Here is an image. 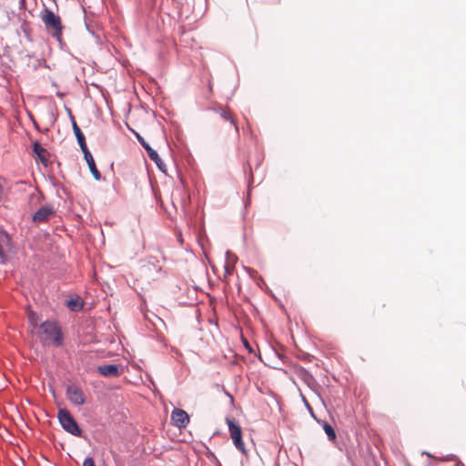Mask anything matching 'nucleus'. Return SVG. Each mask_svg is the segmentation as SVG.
<instances>
[{"mask_svg": "<svg viewBox=\"0 0 466 466\" xmlns=\"http://www.w3.org/2000/svg\"><path fill=\"white\" fill-rule=\"evenodd\" d=\"M40 18L46 32L57 42L61 43L64 30L61 17L51 9L44 7L40 13Z\"/></svg>", "mask_w": 466, "mask_h": 466, "instance_id": "nucleus-1", "label": "nucleus"}, {"mask_svg": "<svg viewBox=\"0 0 466 466\" xmlns=\"http://www.w3.org/2000/svg\"><path fill=\"white\" fill-rule=\"evenodd\" d=\"M39 338L44 344L53 342L57 346L61 345L63 340L58 325L49 320L41 324Z\"/></svg>", "mask_w": 466, "mask_h": 466, "instance_id": "nucleus-2", "label": "nucleus"}, {"mask_svg": "<svg viewBox=\"0 0 466 466\" xmlns=\"http://www.w3.org/2000/svg\"><path fill=\"white\" fill-rule=\"evenodd\" d=\"M226 422L228 427V431L230 438L235 445V447L241 451L242 453H246V447L242 441V429L235 420L234 418H227Z\"/></svg>", "mask_w": 466, "mask_h": 466, "instance_id": "nucleus-3", "label": "nucleus"}, {"mask_svg": "<svg viewBox=\"0 0 466 466\" xmlns=\"http://www.w3.org/2000/svg\"><path fill=\"white\" fill-rule=\"evenodd\" d=\"M58 419L64 430L75 436H81V429L67 410H59Z\"/></svg>", "mask_w": 466, "mask_h": 466, "instance_id": "nucleus-4", "label": "nucleus"}, {"mask_svg": "<svg viewBox=\"0 0 466 466\" xmlns=\"http://www.w3.org/2000/svg\"><path fill=\"white\" fill-rule=\"evenodd\" d=\"M214 111L225 121L229 122L235 129V132L238 134L239 129L237 123V117L228 107L224 106H218L217 108H214Z\"/></svg>", "mask_w": 466, "mask_h": 466, "instance_id": "nucleus-5", "label": "nucleus"}, {"mask_svg": "<svg viewBox=\"0 0 466 466\" xmlns=\"http://www.w3.org/2000/svg\"><path fill=\"white\" fill-rule=\"evenodd\" d=\"M171 421L177 428H186L189 423V416L185 410L175 409L171 413Z\"/></svg>", "mask_w": 466, "mask_h": 466, "instance_id": "nucleus-6", "label": "nucleus"}, {"mask_svg": "<svg viewBox=\"0 0 466 466\" xmlns=\"http://www.w3.org/2000/svg\"><path fill=\"white\" fill-rule=\"evenodd\" d=\"M68 400L76 405H83L86 401L83 391L76 386L71 385L66 389Z\"/></svg>", "mask_w": 466, "mask_h": 466, "instance_id": "nucleus-7", "label": "nucleus"}, {"mask_svg": "<svg viewBox=\"0 0 466 466\" xmlns=\"http://www.w3.org/2000/svg\"><path fill=\"white\" fill-rule=\"evenodd\" d=\"M55 214V209L52 206L46 205L39 208L33 217V221L42 223L48 220V218Z\"/></svg>", "mask_w": 466, "mask_h": 466, "instance_id": "nucleus-8", "label": "nucleus"}, {"mask_svg": "<svg viewBox=\"0 0 466 466\" xmlns=\"http://www.w3.org/2000/svg\"><path fill=\"white\" fill-rule=\"evenodd\" d=\"M138 140L140 141V143L144 147V148L147 150L149 158L157 164V166L159 167L160 170L165 172V169H164L165 165L163 164L158 154L139 136H138Z\"/></svg>", "mask_w": 466, "mask_h": 466, "instance_id": "nucleus-9", "label": "nucleus"}, {"mask_svg": "<svg viewBox=\"0 0 466 466\" xmlns=\"http://www.w3.org/2000/svg\"><path fill=\"white\" fill-rule=\"evenodd\" d=\"M33 151L44 166L48 165L49 161L47 157L49 154L38 142L34 143Z\"/></svg>", "mask_w": 466, "mask_h": 466, "instance_id": "nucleus-10", "label": "nucleus"}, {"mask_svg": "<svg viewBox=\"0 0 466 466\" xmlns=\"http://www.w3.org/2000/svg\"><path fill=\"white\" fill-rule=\"evenodd\" d=\"M98 371L105 377H117L119 376V368L117 365L109 364L98 367Z\"/></svg>", "mask_w": 466, "mask_h": 466, "instance_id": "nucleus-11", "label": "nucleus"}, {"mask_svg": "<svg viewBox=\"0 0 466 466\" xmlns=\"http://www.w3.org/2000/svg\"><path fill=\"white\" fill-rule=\"evenodd\" d=\"M85 159H86V163L88 165L89 170L92 173V175L95 177V179L99 180L100 177H101V174L98 171V169L96 168V163H95V160H94L93 157L90 156V157L85 158Z\"/></svg>", "mask_w": 466, "mask_h": 466, "instance_id": "nucleus-12", "label": "nucleus"}, {"mask_svg": "<svg viewBox=\"0 0 466 466\" xmlns=\"http://www.w3.org/2000/svg\"><path fill=\"white\" fill-rule=\"evenodd\" d=\"M72 127H73V130H74V133L76 135V140H77L78 144L79 145L85 144L86 143L85 136L82 133V131L79 128V127L77 126V124L76 123V121H73Z\"/></svg>", "mask_w": 466, "mask_h": 466, "instance_id": "nucleus-13", "label": "nucleus"}, {"mask_svg": "<svg viewBox=\"0 0 466 466\" xmlns=\"http://www.w3.org/2000/svg\"><path fill=\"white\" fill-rule=\"evenodd\" d=\"M8 241V235L5 231L0 230V258H4L5 257V253L3 248V244L7 243Z\"/></svg>", "mask_w": 466, "mask_h": 466, "instance_id": "nucleus-14", "label": "nucleus"}, {"mask_svg": "<svg viewBox=\"0 0 466 466\" xmlns=\"http://www.w3.org/2000/svg\"><path fill=\"white\" fill-rule=\"evenodd\" d=\"M323 430H324L325 433L327 434L329 441H335L337 435H336L335 430L333 429V427L331 425L325 422L323 424Z\"/></svg>", "mask_w": 466, "mask_h": 466, "instance_id": "nucleus-15", "label": "nucleus"}, {"mask_svg": "<svg viewBox=\"0 0 466 466\" xmlns=\"http://www.w3.org/2000/svg\"><path fill=\"white\" fill-rule=\"evenodd\" d=\"M67 307L71 309V310H79L82 309L83 307V304L82 302L80 301L79 299H70L67 301Z\"/></svg>", "mask_w": 466, "mask_h": 466, "instance_id": "nucleus-16", "label": "nucleus"}, {"mask_svg": "<svg viewBox=\"0 0 466 466\" xmlns=\"http://www.w3.org/2000/svg\"><path fill=\"white\" fill-rule=\"evenodd\" d=\"M28 319H29L31 326H33L34 328H35L38 325L39 318L35 312L29 311L28 312Z\"/></svg>", "mask_w": 466, "mask_h": 466, "instance_id": "nucleus-17", "label": "nucleus"}, {"mask_svg": "<svg viewBox=\"0 0 466 466\" xmlns=\"http://www.w3.org/2000/svg\"><path fill=\"white\" fill-rule=\"evenodd\" d=\"M79 146L81 147V150L84 154L85 158H88V157H90V156H92L87 148L86 143L79 145Z\"/></svg>", "mask_w": 466, "mask_h": 466, "instance_id": "nucleus-18", "label": "nucleus"}, {"mask_svg": "<svg viewBox=\"0 0 466 466\" xmlns=\"http://www.w3.org/2000/svg\"><path fill=\"white\" fill-rule=\"evenodd\" d=\"M83 466H95V461H94L93 458H91V457L86 458L83 462Z\"/></svg>", "mask_w": 466, "mask_h": 466, "instance_id": "nucleus-19", "label": "nucleus"}, {"mask_svg": "<svg viewBox=\"0 0 466 466\" xmlns=\"http://www.w3.org/2000/svg\"><path fill=\"white\" fill-rule=\"evenodd\" d=\"M56 5V0H52Z\"/></svg>", "mask_w": 466, "mask_h": 466, "instance_id": "nucleus-20", "label": "nucleus"}]
</instances>
